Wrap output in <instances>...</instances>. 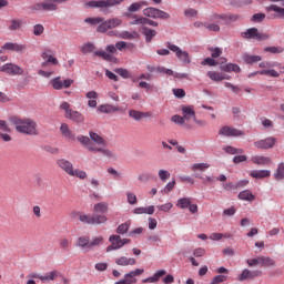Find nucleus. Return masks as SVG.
I'll return each mask as SVG.
<instances>
[{"label": "nucleus", "mask_w": 284, "mask_h": 284, "mask_svg": "<svg viewBox=\"0 0 284 284\" xmlns=\"http://www.w3.org/2000/svg\"><path fill=\"white\" fill-rule=\"evenodd\" d=\"M10 122L12 125H16L17 132H20L21 134H29L30 136H37V134H39V131L37 130V122L32 119L12 116Z\"/></svg>", "instance_id": "f257e3e1"}, {"label": "nucleus", "mask_w": 284, "mask_h": 284, "mask_svg": "<svg viewBox=\"0 0 284 284\" xmlns=\"http://www.w3.org/2000/svg\"><path fill=\"white\" fill-rule=\"evenodd\" d=\"M125 0H91L84 3L87 8H99V10H106L108 8H114L121 6Z\"/></svg>", "instance_id": "f03ea898"}, {"label": "nucleus", "mask_w": 284, "mask_h": 284, "mask_svg": "<svg viewBox=\"0 0 284 284\" xmlns=\"http://www.w3.org/2000/svg\"><path fill=\"white\" fill-rule=\"evenodd\" d=\"M241 37L246 40L255 39L256 41H267V39H270V33L260 32L256 27H253L247 29L245 32H242Z\"/></svg>", "instance_id": "7ed1b4c3"}, {"label": "nucleus", "mask_w": 284, "mask_h": 284, "mask_svg": "<svg viewBox=\"0 0 284 284\" xmlns=\"http://www.w3.org/2000/svg\"><path fill=\"white\" fill-rule=\"evenodd\" d=\"M143 14L149 19H162L163 21L170 19V13L154 7L145 8Z\"/></svg>", "instance_id": "20e7f679"}, {"label": "nucleus", "mask_w": 284, "mask_h": 284, "mask_svg": "<svg viewBox=\"0 0 284 284\" xmlns=\"http://www.w3.org/2000/svg\"><path fill=\"white\" fill-rule=\"evenodd\" d=\"M166 47L171 50V52H175L176 58L182 61V63H185V65L192 63V60L190 59V53L187 51L181 50L179 45L172 44V42H168Z\"/></svg>", "instance_id": "39448f33"}, {"label": "nucleus", "mask_w": 284, "mask_h": 284, "mask_svg": "<svg viewBox=\"0 0 284 284\" xmlns=\"http://www.w3.org/2000/svg\"><path fill=\"white\" fill-rule=\"evenodd\" d=\"M105 51H94L93 55L101 57L104 61L109 62H116V58L112 57V54H116V45L115 44H108L105 47Z\"/></svg>", "instance_id": "423d86ee"}, {"label": "nucleus", "mask_w": 284, "mask_h": 284, "mask_svg": "<svg viewBox=\"0 0 284 284\" xmlns=\"http://www.w3.org/2000/svg\"><path fill=\"white\" fill-rule=\"evenodd\" d=\"M263 276V271L261 270H250L244 268L242 273L237 276V280L243 283V281H254V278H260Z\"/></svg>", "instance_id": "0eeeda50"}, {"label": "nucleus", "mask_w": 284, "mask_h": 284, "mask_svg": "<svg viewBox=\"0 0 284 284\" xmlns=\"http://www.w3.org/2000/svg\"><path fill=\"white\" fill-rule=\"evenodd\" d=\"M143 6H148L146 1L133 2L129 8L128 11L123 13V17L126 19H139V14H133V12H140Z\"/></svg>", "instance_id": "6e6552de"}, {"label": "nucleus", "mask_w": 284, "mask_h": 284, "mask_svg": "<svg viewBox=\"0 0 284 284\" xmlns=\"http://www.w3.org/2000/svg\"><path fill=\"white\" fill-rule=\"evenodd\" d=\"M274 145H276V138L274 136L254 142V148H257V150H272Z\"/></svg>", "instance_id": "1a4fd4ad"}, {"label": "nucleus", "mask_w": 284, "mask_h": 284, "mask_svg": "<svg viewBox=\"0 0 284 284\" xmlns=\"http://www.w3.org/2000/svg\"><path fill=\"white\" fill-rule=\"evenodd\" d=\"M0 72H6V74H10L11 77L14 75H21L23 74V70L21 67L14 64V63H6L2 67H0Z\"/></svg>", "instance_id": "9d476101"}, {"label": "nucleus", "mask_w": 284, "mask_h": 284, "mask_svg": "<svg viewBox=\"0 0 284 284\" xmlns=\"http://www.w3.org/2000/svg\"><path fill=\"white\" fill-rule=\"evenodd\" d=\"M130 26H152L153 28H159V22L148 18V17H139L135 20L130 22Z\"/></svg>", "instance_id": "9b49d317"}, {"label": "nucleus", "mask_w": 284, "mask_h": 284, "mask_svg": "<svg viewBox=\"0 0 284 284\" xmlns=\"http://www.w3.org/2000/svg\"><path fill=\"white\" fill-rule=\"evenodd\" d=\"M219 134L222 136H244L245 133L239 129L223 126L220 129Z\"/></svg>", "instance_id": "f8f14e48"}, {"label": "nucleus", "mask_w": 284, "mask_h": 284, "mask_svg": "<svg viewBox=\"0 0 284 284\" xmlns=\"http://www.w3.org/2000/svg\"><path fill=\"white\" fill-rule=\"evenodd\" d=\"M220 70L221 72H235V74H241L242 70L241 67L236 63H223L220 62Z\"/></svg>", "instance_id": "ddd939ff"}, {"label": "nucleus", "mask_w": 284, "mask_h": 284, "mask_svg": "<svg viewBox=\"0 0 284 284\" xmlns=\"http://www.w3.org/2000/svg\"><path fill=\"white\" fill-rule=\"evenodd\" d=\"M129 116L130 119H133V121H142V119H150V116H152V112H142L132 109L129 111Z\"/></svg>", "instance_id": "4468645a"}, {"label": "nucleus", "mask_w": 284, "mask_h": 284, "mask_svg": "<svg viewBox=\"0 0 284 284\" xmlns=\"http://www.w3.org/2000/svg\"><path fill=\"white\" fill-rule=\"evenodd\" d=\"M109 243H111V245H109L106 247V252H112L114 250H121V235H111L109 237Z\"/></svg>", "instance_id": "2eb2a0df"}, {"label": "nucleus", "mask_w": 284, "mask_h": 284, "mask_svg": "<svg viewBox=\"0 0 284 284\" xmlns=\"http://www.w3.org/2000/svg\"><path fill=\"white\" fill-rule=\"evenodd\" d=\"M2 50H10L11 52H26V44L6 42Z\"/></svg>", "instance_id": "dca6fc26"}, {"label": "nucleus", "mask_w": 284, "mask_h": 284, "mask_svg": "<svg viewBox=\"0 0 284 284\" xmlns=\"http://www.w3.org/2000/svg\"><path fill=\"white\" fill-rule=\"evenodd\" d=\"M59 168H61V170H63L64 172H67V174H74V166L71 164L70 161L65 160V159H60L57 161Z\"/></svg>", "instance_id": "f3484780"}, {"label": "nucleus", "mask_w": 284, "mask_h": 284, "mask_svg": "<svg viewBox=\"0 0 284 284\" xmlns=\"http://www.w3.org/2000/svg\"><path fill=\"white\" fill-rule=\"evenodd\" d=\"M121 108L114 106L111 104H101L98 106V112H101L102 114H114V112H120Z\"/></svg>", "instance_id": "a211bd4d"}, {"label": "nucleus", "mask_w": 284, "mask_h": 284, "mask_svg": "<svg viewBox=\"0 0 284 284\" xmlns=\"http://www.w3.org/2000/svg\"><path fill=\"white\" fill-rule=\"evenodd\" d=\"M65 119L73 121V123H83V121H85V116L82 115L81 112L74 110L69 111V114L65 116Z\"/></svg>", "instance_id": "6ab92c4d"}, {"label": "nucleus", "mask_w": 284, "mask_h": 284, "mask_svg": "<svg viewBox=\"0 0 284 284\" xmlns=\"http://www.w3.org/2000/svg\"><path fill=\"white\" fill-rule=\"evenodd\" d=\"M168 274V271L165 270H159L153 274V276L146 277L142 280V283H159V281L162 278V276H165Z\"/></svg>", "instance_id": "aec40b11"}, {"label": "nucleus", "mask_w": 284, "mask_h": 284, "mask_svg": "<svg viewBox=\"0 0 284 284\" xmlns=\"http://www.w3.org/2000/svg\"><path fill=\"white\" fill-rule=\"evenodd\" d=\"M182 114L185 121H190L196 116V112L194 111V106L192 105H183L182 106Z\"/></svg>", "instance_id": "412c9836"}, {"label": "nucleus", "mask_w": 284, "mask_h": 284, "mask_svg": "<svg viewBox=\"0 0 284 284\" xmlns=\"http://www.w3.org/2000/svg\"><path fill=\"white\" fill-rule=\"evenodd\" d=\"M142 34L144 36L146 43H152V39L156 37V30L150 29L149 27L144 26L142 27Z\"/></svg>", "instance_id": "4be33fe9"}, {"label": "nucleus", "mask_w": 284, "mask_h": 284, "mask_svg": "<svg viewBox=\"0 0 284 284\" xmlns=\"http://www.w3.org/2000/svg\"><path fill=\"white\" fill-rule=\"evenodd\" d=\"M271 174L272 172L270 170H253L250 172L252 179H267Z\"/></svg>", "instance_id": "5701e85b"}, {"label": "nucleus", "mask_w": 284, "mask_h": 284, "mask_svg": "<svg viewBox=\"0 0 284 284\" xmlns=\"http://www.w3.org/2000/svg\"><path fill=\"white\" fill-rule=\"evenodd\" d=\"M77 247H81L85 250V252H90V236H80L75 243Z\"/></svg>", "instance_id": "b1692460"}, {"label": "nucleus", "mask_w": 284, "mask_h": 284, "mask_svg": "<svg viewBox=\"0 0 284 284\" xmlns=\"http://www.w3.org/2000/svg\"><path fill=\"white\" fill-rule=\"evenodd\" d=\"M60 132L62 136H64L65 139H69L70 141H74L77 139L74 133H72V131L70 130V126H68V124L65 123L61 124Z\"/></svg>", "instance_id": "393cba45"}, {"label": "nucleus", "mask_w": 284, "mask_h": 284, "mask_svg": "<svg viewBox=\"0 0 284 284\" xmlns=\"http://www.w3.org/2000/svg\"><path fill=\"white\" fill-rule=\"evenodd\" d=\"M89 136H90L89 139L93 141V143H97V145H102V148H105V145H108V142L105 141V139H103L98 133H94L93 131L89 133Z\"/></svg>", "instance_id": "a878e982"}, {"label": "nucleus", "mask_w": 284, "mask_h": 284, "mask_svg": "<svg viewBox=\"0 0 284 284\" xmlns=\"http://www.w3.org/2000/svg\"><path fill=\"white\" fill-rule=\"evenodd\" d=\"M92 223L93 225H103L108 223V216L101 213H93L92 214Z\"/></svg>", "instance_id": "bb28decb"}, {"label": "nucleus", "mask_w": 284, "mask_h": 284, "mask_svg": "<svg viewBox=\"0 0 284 284\" xmlns=\"http://www.w3.org/2000/svg\"><path fill=\"white\" fill-rule=\"evenodd\" d=\"M252 162L255 163V165H267V163H272V159L263 155H255L252 158Z\"/></svg>", "instance_id": "cd10ccee"}, {"label": "nucleus", "mask_w": 284, "mask_h": 284, "mask_svg": "<svg viewBox=\"0 0 284 284\" xmlns=\"http://www.w3.org/2000/svg\"><path fill=\"white\" fill-rule=\"evenodd\" d=\"M243 61L246 62L248 65H254V63H258V61H263V58L261 55H251V54H244Z\"/></svg>", "instance_id": "c85d7f7f"}, {"label": "nucleus", "mask_w": 284, "mask_h": 284, "mask_svg": "<svg viewBox=\"0 0 284 284\" xmlns=\"http://www.w3.org/2000/svg\"><path fill=\"white\" fill-rule=\"evenodd\" d=\"M133 214H149V216H152V214H154V205H150L148 207H135L133 210Z\"/></svg>", "instance_id": "c756f323"}, {"label": "nucleus", "mask_w": 284, "mask_h": 284, "mask_svg": "<svg viewBox=\"0 0 284 284\" xmlns=\"http://www.w3.org/2000/svg\"><path fill=\"white\" fill-rule=\"evenodd\" d=\"M276 265V262L272 260L271 257L266 256H260V266L261 267H274Z\"/></svg>", "instance_id": "7c9ffc66"}, {"label": "nucleus", "mask_w": 284, "mask_h": 284, "mask_svg": "<svg viewBox=\"0 0 284 284\" xmlns=\"http://www.w3.org/2000/svg\"><path fill=\"white\" fill-rule=\"evenodd\" d=\"M130 225H132L131 221H126L120 224L115 230L116 234H120V235L128 234V232L130 231Z\"/></svg>", "instance_id": "2f4dec72"}, {"label": "nucleus", "mask_w": 284, "mask_h": 284, "mask_svg": "<svg viewBox=\"0 0 284 284\" xmlns=\"http://www.w3.org/2000/svg\"><path fill=\"white\" fill-rule=\"evenodd\" d=\"M93 210L95 214H108V203L100 202L98 204H94Z\"/></svg>", "instance_id": "473e14b6"}, {"label": "nucleus", "mask_w": 284, "mask_h": 284, "mask_svg": "<svg viewBox=\"0 0 284 284\" xmlns=\"http://www.w3.org/2000/svg\"><path fill=\"white\" fill-rule=\"evenodd\" d=\"M266 12H277L280 19H283L284 17V8H281L276 4H271L268 7L265 8Z\"/></svg>", "instance_id": "72a5a7b5"}, {"label": "nucleus", "mask_w": 284, "mask_h": 284, "mask_svg": "<svg viewBox=\"0 0 284 284\" xmlns=\"http://www.w3.org/2000/svg\"><path fill=\"white\" fill-rule=\"evenodd\" d=\"M237 199H240V201H254L255 196L250 190H244L239 193Z\"/></svg>", "instance_id": "f704fd0d"}, {"label": "nucleus", "mask_w": 284, "mask_h": 284, "mask_svg": "<svg viewBox=\"0 0 284 284\" xmlns=\"http://www.w3.org/2000/svg\"><path fill=\"white\" fill-rule=\"evenodd\" d=\"M191 203L192 200H190V197H181L178 200L176 207H180L181 210H187Z\"/></svg>", "instance_id": "c9c22d12"}, {"label": "nucleus", "mask_w": 284, "mask_h": 284, "mask_svg": "<svg viewBox=\"0 0 284 284\" xmlns=\"http://www.w3.org/2000/svg\"><path fill=\"white\" fill-rule=\"evenodd\" d=\"M143 272H145V270L143 268H136L134 271H131L129 273H126L124 275V278H129V281H134V276H141V274H143Z\"/></svg>", "instance_id": "e433bc0d"}, {"label": "nucleus", "mask_w": 284, "mask_h": 284, "mask_svg": "<svg viewBox=\"0 0 284 284\" xmlns=\"http://www.w3.org/2000/svg\"><path fill=\"white\" fill-rule=\"evenodd\" d=\"M115 74L122 77V79H132V73L128 69L124 68H116L114 69Z\"/></svg>", "instance_id": "4c0bfd02"}, {"label": "nucleus", "mask_w": 284, "mask_h": 284, "mask_svg": "<svg viewBox=\"0 0 284 284\" xmlns=\"http://www.w3.org/2000/svg\"><path fill=\"white\" fill-rule=\"evenodd\" d=\"M21 26H23V21L20 19H13L11 20V24L9 26V30L11 32H14L17 30H21Z\"/></svg>", "instance_id": "58836bf2"}, {"label": "nucleus", "mask_w": 284, "mask_h": 284, "mask_svg": "<svg viewBox=\"0 0 284 284\" xmlns=\"http://www.w3.org/2000/svg\"><path fill=\"white\" fill-rule=\"evenodd\" d=\"M210 168V164L207 163H194L192 166H191V170L193 172H205V170H207Z\"/></svg>", "instance_id": "ea45409f"}, {"label": "nucleus", "mask_w": 284, "mask_h": 284, "mask_svg": "<svg viewBox=\"0 0 284 284\" xmlns=\"http://www.w3.org/2000/svg\"><path fill=\"white\" fill-rule=\"evenodd\" d=\"M258 74L266 75V77H273L274 79H277V77H281V73H277V71L274 69L261 70V71H258Z\"/></svg>", "instance_id": "a19ab883"}, {"label": "nucleus", "mask_w": 284, "mask_h": 284, "mask_svg": "<svg viewBox=\"0 0 284 284\" xmlns=\"http://www.w3.org/2000/svg\"><path fill=\"white\" fill-rule=\"evenodd\" d=\"M109 30H110V24H109L108 20H105L103 18V21L100 22V26H98V28H97V32H100L103 34V33L108 32Z\"/></svg>", "instance_id": "79ce46f5"}, {"label": "nucleus", "mask_w": 284, "mask_h": 284, "mask_svg": "<svg viewBox=\"0 0 284 284\" xmlns=\"http://www.w3.org/2000/svg\"><path fill=\"white\" fill-rule=\"evenodd\" d=\"M99 245H103V236L94 237L93 241H89V250H94V247H99Z\"/></svg>", "instance_id": "37998d69"}, {"label": "nucleus", "mask_w": 284, "mask_h": 284, "mask_svg": "<svg viewBox=\"0 0 284 284\" xmlns=\"http://www.w3.org/2000/svg\"><path fill=\"white\" fill-rule=\"evenodd\" d=\"M283 179H284V163L281 162L276 169L275 180L283 181Z\"/></svg>", "instance_id": "c03bdc74"}, {"label": "nucleus", "mask_w": 284, "mask_h": 284, "mask_svg": "<svg viewBox=\"0 0 284 284\" xmlns=\"http://www.w3.org/2000/svg\"><path fill=\"white\" fill-rule=\"evenodd\" d=\"M207 77L211 79V81H223V73L221 72L209 71Z\"/></svg>", "instance_id": "a18cd8bd"}, {"label": "nucleus", "mask_w": 284, "mask_h": 284, "mask_svg": "<svg viewBox=\"0 0 284 284\" xmlns=\"http://www.w3.org/2000/svg\"><path fill=\"white\" fill-rule=\"evenodd\" d=\"M219 19H223L224 21H230L231 23H234L241 19L240 14H226V16H219Z\"/></svg>", "instance_id": "49530a36"}, {"label": "nucleus", "mask_w": 284, "mask_h": 284, "mask_svg": "<svg viewBox=\"0 0 284 284\" xmlns=\"http://www.w3.org/2000/svg\"><path fill=\"white\" fill-rule=\"evenodd\" d=\"M201 65H210L211 68H214L221 65V62L216 61L214 58H206L201 62Z\"/></svg>", "instance_id": "de8ad7c7"}, {"label": "nucleus", "mask_w": 284, "mask_h": 284, "mask_svg": "<svg viewBox=\"0 0 284 284\" xmlns=\"http://www.w3.org/2000/svg\"><path fill=\"white\" fill-rule=\"evenodd\" d=\"M106 21L109 23L110 30H112L114 28H119V26H121L123 23V21L119 18L109 19Z\"/></svg>", "instance_id": "09e8293b"}, {"label": "nucleus", "mask_w": 284, "mask_h": 284, "mask_svg": "<svg viewBox=\"0 0 284 284\" xmlns=\"http://www.w3.org/2000/svg\"><path fill=\"white\" fill-rule=\"evenodd\" d=\"M209 51L212 52L211 57L212 59H219V57H221L223 54V50H221V48L219 47H211L209 48Z\"/></svg>", "instance_id": "8fccbe9b"}, {"label": "nucleus", "mask_w": 284, "mask_h": 284, "mask_svg": "<svg viewBox=\"0 0 284 284\" xmlns=\"http://www.w3.org/2000/svg\"><path fill=\"white\" fill-rule=\"evenodd\" d=\"M265 13H254L251 21H253V23H263V21H265Z\"/></svg>", "instance_id": "3c124183"}, {"label": "nucleus", "mask_w": 284, "mask_h": 284, "mask_svg": "<svg viewBox=\"0 0 284 284\" xmlns=\"http://www.w3.org/2000/svg\"><path fill=\"white\" fill-rule=\"evenodd\" d=\"M53 90H63V81H61L60 77H57L52 80Z\"/></svg>", "instance_id": "603ef678"}, {"label": "nucleus", "mask_w": 284, "mask_h": 284, "mask_svg": "<svg viewBox=\"0 0 284 284\" xmlns=\"http://www.w3.org/2000/svg\"><path fill=\"white\" fill-rule=\"evenodd\" d=\"M77 140L79 141V143H81V145H85L87 146V150H88V146L89 145H92V142L90 140L89 136H85V135H79L77 138Z\"/></svg>", "instance_id": "864d4df0"}, {"label": "nucleus", "mask_w": 284, "mask_h": 284, "mask_svg": "<svg viewBox=\"0 0 284 284\" xmlns=\"http://www.w3.org/2000/svg\"><path fill=\"white\" fill-rule=\"evenodd\" d=\"M284 49L281 47H266L264 48V52H271V54H281Z\"/></svg>", "instance_id": "5fc2aeb1"}, {"label": "nucleus", "mask_w": 284, "mask_h": 284, "mask_svg": "<svg viewBox=\"0 0 284 284\" xmlns=\"http://www.w3.org/2000/svg\"><path fill=\"white\" fill-rule=\"evenodd\" d=\"M103 18H85L84 23H90L91 26H99V23H102Z\"/></svg>", "instance_id": "6e6d98bb"}, {"label": "nucleus", "mask_w": 284, "mask_h": 284, "mask_svg": "<svg viewBox=\"0 0 284 284\" xmlns=\"http://www.w3.org/2000/svg\"><path fill=\"white\" fill-rule=\"evenodd\" d=\"M227 280V275H216L212 278V281L210 282V284H221V283H225V281Z\"/></svg>", "instance_id": "4d7b16f0"}, {"label": "nucleus", "mask_w": 284, "mask_h": 284, "mask_svg": "<svg viewBox=\"0 0 284 284\" xmlns=\"http://www.w3.org/2000/svg\"><path fill=\"white\" fill-rule=\"evenodd\" d=\"M57 4L54 3H48V2H42V10L44 12H52L54 10H57Z\"/></svg>", "instance_id": "13d9d810"}, {"label": "nucleus", "mask_w": 284, "mask_h": 284, "mask_svg": "<svg viewBox=\"0 0 284 284\" xmlns=\"http://www.w3.org/2000/svg\"><path fill=\"white\" fill-rule=\"evenodd\" d=\"M232 234L213 233L211 234L212 241H221V239H231Z\"/></svg>", "instance_id": "bf43d9fd"}, {"label": "nucleus", "mask_w": 284, "mask_h": 284, "mask_svg": "<svg viewBox=\"0 0 284 284\" xmlns=\"http://www.w3.org/2000/svg\"><path fill=\"white\" fill-rule=\"evenodd\" d=\"M224 150L226 154H243V149H236L234 146H226Z\"/></svg>", "instance_id": "052dcab7"}, {"label": "nucleus", "mask_w": 284, "mask_h": 284, "mask_svg": "<svg viewBox=\"0 0 284 284\" xmlns=\"http://www.w3.org/2000/svg\"><path fill=\"white\" fill-rule=\"evenodd\" d=\"M79 221H81V223H87V225H93L92 215L82 214L79 216Z\"/></svg>", "instance_id": "680f3d73"}, {"label": "nucleus", "mask_w": 284, "mask_h": 284, "mask_svg": "<svg viewBox=\"0 0 284 284\" xmlns=\"http://www.w3.org/2000/svg\"><path fill=\"white\" fill-rule=\"evenodd\" d=\"M42 150H44V152H48L49 154H59V148H54L52 145H44L42 146Z\"/></svg>", "instance_id": "e2e57ef3"}, {"label": "nucleus", "mask_w": 284, "mask_h": 284, "mask_svg": "<svg viewBox=\"0 0 284 284\" xmlns=\"http://www.w3.org/2000/svg\"><path fill=\"white\" fill-rule=\"evenodd\" d=\"M45 30V28H43V24H36L33 27V34L34 37H41V33Z\"/></svg>", "instance_id": "0e129e2a"}, {"label": "nucleus", "mask_w": 284, "mask_h": 284, "mask_svg": "<svg viewBox=\"0 0 284 284\" xmlns=\"http://www.w3.org/2000/svg\"><path fill=\"white\" fill-rule=\"evenodd\" d=\"M128 203L130 205H136V195L132 192L126 193Z\"/></svg>", "instance_id": "69168bd1"}, {"label": "nucleus", "mask_w": 284, "mask_h": 284, "mask_svg": "<svg viewBox=\"0 0 284 284\" xmlns=\"http://www.w3.org/2000/svg\"><path fill=\"white\" fill-rule=\"evenodd\" d=\"M159 178L161 179V181L165 182L168 181V179H170V172L168 170H160Z\"/></svg>", "instance_id": "338daca9"}, {"label": "nucleus", "mask_w": 284, "mask_h": 284, "mask_svg": "<svg viewBox=\"0 0 284 284\" xmlns=\"http://www.w3.org/2000/svg\"><path fill=\"white\" fill-rule=\"evenodd\" d=\"M136 283V280H130V278H123V280H120L118 282H115L114 284H134Z\"/></svg>", "instance_id": "774afa93"}]
</instances>
